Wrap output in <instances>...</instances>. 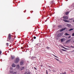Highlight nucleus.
<instances>
[{"label": "nucleus", "instance_id": "27", "mask_svg": "<svg viewBox=\"0 0 74 74\" xmlns=\"http://www.w3.org/2000/svg\"><path fill=\"white\" fill-rule=\"evenodd\" d=\"M34 39H36V36H34Z\"/></svg>", "mask_w": 74, "mask_h": 74}, {"label": "nucleus", "instance_id": "47", "mask_svg": "<svg viewBox=\"0 0 74 74\" xmlns=\"http://www.w3.org/2000/svg\"><path fill=\"white\" fill-rule=\"evenodd\" d=\"M34 58H36V57H34Z\"/></svg>", "mask_w": 74, "mask_h": 74}, {"label": "nucleus", "instance_id": "13", "mask_svg": "<svg viewBox=\"0 0 74 74\" xmlns=\"http://www.w3.org/2000/svg\"><path fill=\"white\" fill-rule=\"evenodd\" d=\"M14 58H15V57H14L13 56H12L11 57V59H14Z\"/></svg>", "mask_w": 74, "mask_h": 74}, {"label": "nucleus", "instance_id": "36", "mask_svg": "<svg viewBox=\"0 0 74 74\" xmlns=\"http://www.w3.org/2000/svg\"><path fill=\"white\" fill-rule=\"evenodd\" d=\"M34 69H35L37 70V68H36L35 67H34Z\"/></svg>", "mask_w": 74, "mask_h": 74}, {"label": "nucleus", "instance_id": "31", "mask_svg": "<svg viewBox=\"0 0 74 74\" xmlns=\"http://www.w3.org/2000/svg\"><path fill=\"white\" fill-rule=\"evenodd\" d=\"M46 48H47L48 49H49V47H46Z\"/></svg>", "mask_w": 74, "mask_h": 74}, {"label": "nucleus", "instance_id": "15", "mask_svg": "<svg viewBox=\"0 0 74 74\" xmlns=\"http://www.w3.org/2000/svg\"><path fill=\"white\" fill-rule=\"evenodd\" d=\"M64 41V38H62L61 39V42H63Z\"/></svg>", "mask_w": 74, "mask_h": 74}, {"label": "nucleus", "instance_id": "28", "mask_svg": "<svg viewBox=\"0 0 74 74\" xmlns=\"http://www.w3.org/2000/svg\"><path fill=\"white\" fill-rule=\"evenodd\" d=\"M63 48H64V49H66V48H65V47H63Z\"/></svg>", "mask_w": 74, "mask_h": 74}, {"label": "nucleus", "instance_id": "17", "mask_svg": "<svg viewBox=\"0 0 74 74\" xmlns=\"http://www.w3.org/2000/svg\"><path fill=\"white\" fill-rule=\"evenodd\" d=\"M65 35H66V36H69V35H70V34H67V33H66L65 34Z\"/></svg>", "mask_w": 74, "mask_h": 74}, {"label": "nucleus", "instance_id": "1", "mask_svg": "<svg viewBox=\"0 0 74 74\" xmlns=\"http://www.w3.org/2000/svg\"><path fill=\"white\" fill-rule=\"evenodd\" d=\"M12 37V35H11L10 34H9L7 38L8 41H9L10 42H12L13 41H14V39L13 38H11Z\"/></svg>", "mask_w": 74, "mask_h": 74}, {"label": "nucleus", "instance_id": "18", "mask_svg": "<svg viewBox=\"0 0 74 74\" xmlns=\"http://www.w3.org/2000/svg\"><path fill=\"white\" fill-rule=\"evenodd\" d=\"M73 30V29L72 28L71 29H70L69 30V31H71L72 30Z\"/></svg>", "mask_w": 74, "mask_h": 74}, {"label": "nucleus", "instance_id": "9", "mask_svg": "<svg viewBox=\"0 0 74 74\" xmlns=\"http://www.w3.org/2000/svg\"><path fill=\"white\" fill-rule=\"evenodd\" d=\"M12 67H15L16 66L15 65V64H13L12 65Z\"/></svg>", "mask_w": 74, "mask_h": 74}, {"label": "nucleus", "instance_id": "24", "mask_svg": "<svg viewBox=\"0 0 74 74\" xmlns=\"http://www.w3.org/2000/svg\"><path fill=\"white\" fill-rule=\"evenodd\" d=\"M6 45H7V47H8V43H6Z\"/></svg>", "mask_w": 74, "mask_h": 74}, {"label": "nucleus", "instance_id": "42", "mask_svg": "<svg viewBox=\"0 0 74 74\" xmlns=\"http://www.w3.org/2000/svg\"><path fill=\"white\" fill-rule=\"evenodd\" d=\"M73 22H74V20L73 21Z\"/></svg>", "mask_w": 74, "mask_h": 74}, {"label": "nucleus", "instance_id": "16", "mask_svg": "<svg viewBox=\"0 0 74 74\" xmlns=\"http://www.w3.org/2000/svg\"><path fill=\"white\" fill-rule=\"evenodd\" d=\"M10 73H11V74H12L13 73V72H14V71L12 70L10 71Z\"/></svg>", "mask_w": 74, "mask_h": 74}, {"label": "nucleus", "instance_id": "26", "mask_svg": "<svg viewBox=\"0 0 74 74\" xmlns=\"http://www.w3.org/2000/svg\"><path fill=\"white\" fill-rule=\"evenodd\" d=\"M71 38V36H69L68 37V38Z\"/></svg>", "mask_w": 74, "mask_h": 74}, {"label": "nucleus", "instance_id": "44", "mask_svg": "<svg viewBox=\"0 0 74 74\" xmlns=\"http://www.w3.org/2000/svg\"><path fill=\"white\" fill-rule=\"evenodd\" d=\"M50 71H51V70H50Z\"/></svg>", "mask_w": 74, "mask_h": 74}, {"label": "nucleus", "instance_id": "23", "mask_svg": "<svg viewBox=\"0 0 74 74\" xmlns=\"http://www.w3.org/2000/svg\"><path fill=\"white\" fill-rule=\"evenodd\" d=\"M55 59H56L57 61H59V59H58L56 58H55Z\"/></svg>", "mask_w": 74, "mask_h": 74}, {"label": "nucleus", "instance_id": "33", "mask_svg": "<svg viewBox=\"0 0 74 74\" xmlns=\"http://www.w3.org/2000/svg\"><path fill=\"white\" fill-rule=\"evenodd\" d=\"M72 36H74V33L73 34H72Z\"/></svg>", "mask_w": 74, "mask_h": 74}, {"label": "nucleus", "instance_id": "4", "mask_svg": "<svg viewBox=\"0 0 74 74\" xmlns=\"http://www.w3.org/2000/svg\"><path fill=\"white\" fill-rule=\"evenodd\" d=\"M62 36V33H60L58 34L57 35V37H60Z\"/></svg>", "mask_w": 74, "mask_h": 74}, {"label": "nucleus", "instance_id": "43", "mask_svg": "<svg viewBox=\"0 0 74 74\" xmlns=\"http://www.w3.org/2000/svg\"><path fill=\"white\" fill-rule=\"evenodd\" d=\"M50 70V69H49V70Z\"/></svg>", "mask_w": 74, "mask_h": 74}, {"label": "nucleus", "instance_id": "12", "mask_svg": "<svg viewBox=\"0 0 74 74\" xmlns=\"http://www.w3.org/2000/svg\"><path fill=\"white\" fill-rule=\"evenodd\" d=\"M25 69V68L24 67V66H23L21 68V70H24Z\"/></svg>", "mask_w": 74, "mask_h": 74}, {"label": "nucleus", "instance_id": "46", "mask_svg": "<svg viewBox=\"0 0 74 74\" xmlns=\"http://www.w3.org/2000/svg\"><path fill=\"white\" fill-rule=\"evenodd\" d=\"M60 74H62V73H61Z\"/></svg>", "mask_w": 74, "mask_h": 74}, {"label": "nucleus", "instance_id": "21", "mask_svg": "<svg viewBox=\"0 0 74 74\" xmlns=\"http://www.w3.org/2000/svg\"><path fill=\"white\" fill-rule=\"evenodd\" d=\"M53 56H55V57H56V58H58V57L57 56L54 55H53Z\"/></svg>", "mask_w": 74, "mask_h": 74}, {"label": "nucleus", "instance_id": "2", "mask_svg": "<svg viewBox=\"0 0 74 74\" xmlns=\"http://www.w3.org/2000/svg\"><path fill=\"white\" fill-rule=\"evenodd\" d=\"M19 58H17L16 59V60H14V62L16 63H18L19 62Z\"/></svg>", "mask_w": 74, "mask_h": 74}, {"label": "nucleus", "instance_id": "40", "mask_svg": "<svg viewBox=\"0 0 74 74\" xmlns=\"http://www.w3.org/2000/svg\"><path fill=\"white\" fill-rule=\"evenodd\" d=\"M47 20H46L45 21V22H47Z\"/></svg>", "mask_w": 74, "mask_h": 74}, {"label": "nucleus", "instance_id": "29", "mask_svg": "<svg viewBox=\"0 0 74 74\" xmlns=\"http://www.w3.org/2000/svg\"><path fill=\"white\" fill-rule=\"evenodd\" d=\"M10 70H12L13 68H12V67H10Z\"/></svg>", "mask_w": 74, "mask_h": 74}, {"label": "nucleus", "instance_id": "8", "mask_svg": "<svg viewBox=\"0 0 74 74\" xmlns=\"http://www.w3.org/2000/svg\"><path fill=\"white\" fill-rule=\"evenodd\" d=\"M63 21H64V22H67V23L69 22V21H67V20H66L63 19Z\"/></svg>", "mask_w": 74, "mask_h": 74}, {"label": "nucleus", "instance_id": "25", "mask_svg": "<svg viewBox=\"0 0 74 74\" xmlns=\"http://www.w3.org/2000/svg\"><path fill=\"white\" fill-rule=\"evenodd\" d=\"M46 72L47 74H48V71H47V70H46Z\"/></svg>", "mask_w": 74, "mask_h": 74}, {"label": "nucleus", "instance_id": "39", "mask_svg": "<svg viewBox=\"0 0 74 74\" xmlns=\"http://www.w3.org/2000/svg\"><path fill=\"white\" fill-rule=\"evenodd\" d=\"M71 47H72V48H74V47H73V46H71Z\"/></svg>", "mask_w": 74, "mask_h": 74}, {"label": "nucleus", "instance_id": "7", "mask_svg": "<svg viewBox=\"0 0 74 74\" xmlns=\"http://www.w3.org/2000/svg\"><path fill=\"white\" fill-rule=\"evenodd\" d=\"M24 63V61L23 60H22L20 62V65H23Z\"/></svg>", "mask_w": 74, "mask_h": 74}, {"label": "nucleus", "instance_id": "3", "mask_svg": "<svg viewBox=\"0 0 74 74\" xmlns=\"http://www.w3.org/2000/svg\"><path fill=\"white\" fill-rule=\"evenodd\" d=\"M49 4L50 5H52V4H53V5H55V1H51L49 2Z\"/></svg>", "mask_w": 74, "mask_h": 74}, {"label": "nucleus", "instance_id": "37", "mask_svg": "<svg viewBox=\"0 0 74 74\" xmlns=\"http://www.w3.org/2000/svg\"><path fill=\"white\" fill-rule=\"evenodd\" d=\"M38 44H36V46H38Z\"/></svg>", "mask_w": 74, "mask_h": 74}, {"label": "nucleus", "instance_id": "45", "mask_svg": "<svg viewBox=\"0 0 74 74\" xmlns=\"http://www.w3.org/2000/svg\"><path fill=\"white\" fill-rule=\"evenodd\" d=\"M27 51H26V52H27Z\"/></svg>", "mask_w": 74, "mask_h": 74}, {"label": "nucleus", "instance_id": "22", "mask_svg": "<svg viewBox=\"0 0 74 74\" xmlns=\"http://www.w3.org/2000/svg\"><path fill=\"white\" fill-rule=\"evenodd\" d=\"M62 74H66V72H64V73H62Z\"/></svg>", "mask_w": 74, "mask_h": 74}, {"label": "nucleus", "instance_id": "20", "mask_svg": "<svg viewBox=\"0 0 74 74\" xmlns=\"http://www.w3.org/2000/svg\"><path fill=\"white\" fill-rule=\"evenodd\" d=\"M24 74H30L29 73H27V72H25V73Z\"/></svg>", "mask_w": 74, "mask_h": 74}, {"label": "nucleus", "instance_id": "5", "mask_svg": "<svg viewBox=\"0 0 74 74\" xmlns=\"http://www.w3.org/2000/svg\"><path fill=\"white\" fill-rule=\"evenodd\" d=\"M66 29V28H62L61 29H60L58 31V32H63V30H64Z\"/></svg>", "mask_w": 74, "mask_h": 74}, {"label": "nucleus", "instance_id": "19", "mask_svg": "<svg viewBox=\"0 0 74 74\" xmlns=\"http://www.w3.org/2000/svg\"><path fill=\"white\" fill-rule=\"evenodd\" d=\"M33 41H34V40L33 39H32L31 40V42H33Z\"/></svg>", "mask_w": 74, "mask_h": 74}, {"label": "nucleus", "instance_id": "11", "mask_svg": "<svg viewBox=\"0 0 74 74\" xmlns=\"http://www.w3.org/2000/svg\"><path fill=\"white\" fill-rule=\"evenodd\" d=\"M71 41V39L68 40L66 41V42H70Z\"/></svg>", "mask_w": 74, "mask_h": 74}, {"label": "nucleus", "instance_id": "6", "mask_svg": "<svg viewBox=\"0 0 74 74\" xmlns=\"http://www.w3.org/2000/svg\"><path fill=\"white\" fill-rule=\"evenodd\" d=\"M63 18L64 19H68L69 17L68 16H63Z\"/></svg>", "mask_w": 74, "mask_h": 74}, {"label": "nucleus", "instance_id": "35", "mask_svg": "<svg viewBox=\"0 0 74 74\" xmlns=\"http://www.w3.org/2000/svg\"><path fill=\"white\" fill-rule=\"evenodd\" d=\"M72 19H73V18L70 19V20H72Z\"/></svg>", "mask_w": 74, "mask_h": 74}, {"label": "nucleus", "instance_id": "14", "mask_svg": "<svg viewBox=\"0 0 74 74\" xmlns=\"http://www.w3.org/2000/svg\"><path fill=\"white\" fill-rule=\"evenodd\" d=\"M66 26H68V27H70V26H71V25H70V24H67L66 25Z\"/></svg>", "mask_w": 74, "mask_h": 74}, {"label": "nucleus", "instance_id": "41", "mask_svg": "<svg viewBox=\"0 0 74 74\" xmlns=\"http://www.w3.org/2000/svg\"><path fill=\"white\" fill-rule=\"evenodd\" d=\"M71 71L72 72H74V71Z\"/></svg>", "mask_w": 74, "mask_h": 74}, {"label": "nucleus", "instance_id": "32", "mask_svg": "<svg viewBox=\"0 0 74 74\" xmlns=\"http://www.w3.org/2000/svg\"><path fill=\"white\" fill-rule=\"evenodd\" d=\"M1 54V51H0V55Z\"/></svg>", "mask_w": 74, "mask_h": 74}, {"label": "nucleus", "instance_id": "38", "mask_svg": "<svg viewBox=\"0 0 74 74\" xmlns=\"http://www.w3.org/2000/svg\"><path fill=\"white\" fill-rule=\"evenodd\" d=\"M49 68H51V66H49Z\"/></svg>", "mask_w": 74, "mask_h": 74}, {"label": "nucleus", "instance_id": "34", "mask_svg": "<svg viewBox=\"0 0 74 74\" xmlns=\"http://www.w3.org/2000/svg\"><path fill=\"white\" fill-rule=\"evenodd\" d=\"M21 49H23V48L22 47H21Z\"/></svg>", "mask_w": 74, "mask_h": 74}, {"label": "nucleus", "instance_id": "10", "mask_svg": "<svg viewBox=\"0 0 74 74\" xmlns=\"http://www.w3.org/2000/svg\"><path fill=\"white\" fill-rule=\"evenodd\" d=\"M70 12H66L65 13V15H67L69 14V13Z\"/></svg>", "mask_w": 74, "mask_h": 74}, {"label": "nucleus", "instance_id": "30", "mask_svg": "<svg viewBox=\"0 0 74 74\" xmlns=\"http://www.w3.org/2000/svg\"><path fill=\"white\" fill-rule=\"evenodd\" d=\"M62 50L63 51H65V50L64 49H62Z\"/></svg>", "mask_w": 74, "mask_h": 74}]
</instances>
